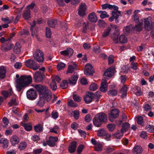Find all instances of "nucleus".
Wrapping results in <instances>:
<instances>
[{
  "instance_id": "obj_1",
  "label": "nucleus",
  "mask_w": 154,
  "mask_h": 154,
  "mask_svg": "<svg viewBox=\"0 0 154 154\" xmlns=\"http://www.w3.org/2000/svg\"><path fill=\"white\" fill-rule=\"evenodd\" d=\"M33 87L39 93V99L38 103L39 106H43L45 103V100L49 102L51 100L52 95L47 87L40 84L35 85Z\"/></svg>"
},
{
  "instance_id": "obj_2",
  "label": "nucleus",
  "mask_w": 154,
  "mask_h": 154,
  "mask_svg": "<svg viewBox=\"0 0 154 154\" xmlns=\"http://www.w3.org/2000/svg\"><path fill=\"white\" fill-rule=\"evenodd\" d=\"M32 81V78L30 75H23L17 79L16 81V87L17 91H20L23 88L27 86Z\"/></svg>"
},
{
  "instance_id": "obj_3",
  "label": "nucleus",
  "mask_w": 154,
  "mask_h": 154,
  "mask_svg": "<svg viewBox=\"0 0 154 154\" xmlns=\"http://www.w3.org/2000/svg\"><path fill=\"white\" fill-rule=\"evenodd\" d=\"M85 95L86 96L84 97V99L87 103L91 102L94 98L96 101H98L101 96V93L99 91H97L95 93L88 92L86 93Z\"/></svg>"
},
{
  "instance_id": "obj_4",
  "label": "nucleus",
  "mask_w": 154,
  "mask_h": 154,
  "mask_svg": "<svg viewBox=\"0 0 154 154\" xmlns=\"http://www.w3.org/2000/svg\"><path fill=\"white\" fill-rule=\"evenodd\" d=\"M106 118V116L104 113H100L97 114L93 119V124L95 126L100 127L102 123L105 122Z\"/></svg>"
},
{
  "instance_id": "obj_5",
  "label": "nucleus",
  "mask_w": 154,
  "mask_h": 154,
  "mask_svg": "<svg viewBox=\"0 0 154 154\" xmlns=\"http://www.w3.org/2000/svg\"><path fill=\"white\" fill-rule=\"evenodd\" d=\"M119 34L117 33L114 34L112 36L113 41L114 43L117 44L119 43V41L120 43H125L127 42V38L124 35H121L118 38Z\"/></svg>"
},
{
  "instance_id": "obj_6",
  "label": "nucleus",
  "mask_w": 154,
  "mask_h": 154,
  "mask_svg": "<svg viewBox=\"0 0 154 154\" xmlns=\"http://www.w3.org/2000/svg\"><path fill=\"white\" fill-rule=\"evenodd\" d=\"M25 64L27 67L34 70L38 69L39 67L36 62L33 59H28L26 60L25 62Z\"/></svg>"
},
{
  "instance_id": "obj_7",
  "label": "nucleus",
  "mask_w": 154,
  "mask_h": 154,
  "mask_svg": "<svg viewBox=\"0 0 154 154\" xmlns=\"http://www.w3.org/2000/svg\"><path fill=\"white\" fill-rule=\"evenodd\" d=\"M33 57L35 60L39 62L44 61L43 53L40 50H36L33 54Z\"/></svg>"
},
{
  "instance_id": "obj_8",
  "label": "nucleus",
  "mask_w": 154,
  "mask_h": 154,
  "mask_svg": "<svg viewBox=\"0 0 154 154\" xmlns=\"http://www.w3.org/2000/svg\"><path fill=\"white\" fill-rule=\"evenodd\" d=\"M144 27L145 29L147 31H149L152 29V20L150 17H148L144 19Z\"/></svg>"
},
{
  "instance_id": "obj_9",
  "label": "nucleus",
  "mask_w": 154,
  "mask_h": 154,
  "mask_svg": "<svg viewBox=\"0 0 154 154\" xmlns=\"http://www.w3.org/2000/svg\"><path fill=\"white\" fill-rule=\"evenodd\" d=\"M26 94L27 98L30 100H34L37 97L36 91L32 88L30 89L27 91Z\"/></svg>"
},
{
  "instance_id": "obj_10",
  "label": "nucleus",
  "mask_w": 154,
  "mask_h": 154,
  "mask_svg": "<svg viewBox=\"0 0 154 154\" xmlns=\"http://www.w3.org/2000/svg\"><path fill=\"white\" fill-rule=\"evenodd\" d=\"M119 112V111L117 109H114L112 110L109 116V121L111 122H113L114 119L118 117Z\"/></svg>"
},
{
  "instance_id": "obj_11",
  "label": "nucleus",
  "mask_w": 154,
  "mask_h": 154,
  "mask_svg": "<svg viewBox=\"0 0 154 154\" xmlns=\"http://www.w3.org/2000/svg\"><path fill=\"white\" fill-rule=\"evenodd\" d=\"M87 10L86 5L85 3H81L79 5L78 14L80 17H83L86 15V12Z\"/></svg>"
},
{
  "instance_id": "obj_12",
  "label": "nucleus",
  "mask_w": 154,
  "mask_h": 154,
  "mask_svg": "<svg viewBox=\"0 0 154 154\" xmlns=\"http://www.w3.org/2000/svg\"><path fill=\"white\" fill-rule=\"evenodd\" d=\"M94 72L93 67L91 64H87L85 66L84 70V73L85 75H92Z\"/></svg>"
},
{
  "instance_id": "obj_13",
  "label": "nucleus",
  "mask_w": 154,
  "mask_h": 154,
  "mask_svg": "<svg viewBox=\"0 0 154 154\" xmlns=\"http://www.w3.org/2000/svg\"><path fill=\"white\" fill-rule=\"evenodd\" d=\"M13 46V45L10 41L2 44L1 49L3 51H7L10 50Z\"/></svg>"
},
{
  "instance_id": "obj_14",
  "label": "nucleus",
  "mask_w": 154,
  "mask_h": 154,
  "mask_svg": "<svg viewBox=\"0 0 154 154\" xmlns=\"http://www.w3.org/2000/svg\"><path fill=\"white\" fill-rule=\"evenodd\" d=\"M44 76L43 73L38 71L34 75L33 79L36 82H39L42 81Z\"/></svg>"
},
{
  "instance_id": "obj_15",
  "label": "nucleus",
  "mask_w": 154,
  "mask_h": 154,
  "mask_svg": "<svg viewBox=\"0 0 154 154\" xmlns=\"http://www.w3.org/2000/svg\"><path fill=\"white\" fill-rule=\"evenodd\" d=\"M115 69L113 67H110L106 70L104 73V75L107 77H110L114 74Z\"/></svg>"
},
{
  "instance_id": "obj_16",
  "label": "nucleus",
  "mask_w": 154,
  "mask_h": 154,
  "mask_svg": "<svg viewBox=\"0 0 154 154\" xmlns=\"http://www.w3.org/2000/svg\"><path fill=\"white\" fill-rule=\"evenodd\" d=\"M58 140L57 137H50L49 140L47 141V144L50 146L54 147L55 145V143L57 142Z\"/></svg>"
},
{
  "instance_id": "obj_17",
  "label": "nucleus",
  "mask_w": 154,
  "mask_h": 154,
  "mask_svg": "<svg viewBox=\"0 0 154 154\" xmlns=\"http://www.w3.org/2000/svg\"><path fill=\"white\" fill-rule=\"evenodd\" d=\"M20 142L19 138L15 135H14L11 137L10 139V142L13 146L18 144Z\"/></svg>"
},
{
  "instance_id": "obj_18",
  "label": "nucleus",
  "mask_w": 154,
  "mask_h": 154,
  "mask_svg": "<svg viewBox=\"0 0 154 154\" xmlns=\"http://www.w3.org/2000/svg\"><path fill=\"white\" fill-rule=\"evenodd\" d=\"M73 53V49L70 48H67L66 50L60 52V53L61 55L63 56H67L69 57L72 56Z\"/></svg>"
},
{
  "instance_id": "obj_19",
  "label": "nucleus",
  "mask_w": 154,
  "mask_h": 154,
  "mask_svg": "<svg viewBox=\"0 0 154 154\" xmlns=\"http://www.w3.org/2000/svg\"><path fill=\"white\" fill-rule=\"evenodd\" d=\"M123 30L125 34L126 35H129L131 32L134 31L133 25L131 24L129 26L124 27Z\"/></svg>"
},
{
  "instance_id": "obj_20",
  "label": "nucleus",
  "mask_w": 154,
  "mask_h": 154,
  "mask_svg": "<svg viewBox=\"0 0 154 154\" xmlns=\"http://www.w3.org/2000/svg\"><path fill=\"white\" fill-rule=\"evenodd\" d=\"M133 154H141L142 152V147L139 145H135L132 149Z\"/></svg>"
},
{
  "instance_id": "obj_21",
  "label": "nucleus",
  "mask_w": 154,
  "mask_h": 154,
  "mask_svg": "<svg viewBox=\"0 0 154 154\" xmlns=\"http://www.w3.org/2000/svg\"><path fill=\"white\" fill-rule=\"evenodd\" d=\"M2 94L4 98L6 99L7 97L11 96L13 93V92L11 88L9 89V91H1Z\"/></svg>"
},
{
  "instance_id": "obj_22",
  "label": "nucleus",
  "mask_w": 154,
  "mask_h": 154,
  "mask_svg": "<svg viewBox=\"0 0 154 154\" xmlns=\"http://www.w3.org/2000/svg\"><path fill=\"white\" fill-rule=\"evenodd\" d=\"M107 81L106 80H103L102 82L101 86L100 87V91L103 92H105L107 90Z\"/></svg>"
},
{
  "instance_id": "obj_23",
  "label": "nucleus",
  "mask_w": 154,
  "mask_h": 154,
  "mask_svg": "<svg viewBox=\"0 0 154 154\" xmlns=\"http://www.w3.org/2000/svg\"><path fill=\"white\" fill-rule=\"evenodd\" d=\"M21 45L19 42H17L15 44L14 47L13 51L16 54H19L20 53Z\"/></svg>"
},
{
  "instance_id": "obj_24",
  "label": "nucleus",
  "mask_w": 154,
  "mask_h": 154,
  "mask_svg": "<svg viewBox=\"0 0 154 154\" xmlns=\"http://www.w3.org/2000/svg\"><path fill=\"white\" fill-rule=\"evenodd\" d=\"M88 19L91 22L96 23L97 20V18L94 12L90 14L88 16Z\"/></svg>"
},
{
  "instance_id": "obj_25",
  "label": "nucleus",
  "mask_w": 154,
  "mask_h": 154,
  "mask_svg": "<svg viewBox=\"0 0 154 154\" xmlns=\"http://www.w3.org/2000/svg\"><path fill=\"white\" fill-rule=\"evenodd\" d=\"M128 89V88L126 85H124L120 91V93L122 94V97H124L126 96Z\"/></svg>"
},
{
  "instance_id": "obj_26",
  "label": "nucleus",
  "mask_w": 154,
  "mask_h": 154,
  "mask_svg": "<svg viewBox=\"0 0 154 154\" xmlns=\"http://www.w3.org/2000/svg\"><path fill=\"white\" fill-rule=\"evenodd\" d=\"M77 146V143L74 141L72 142L70 146L69 147V152L71 153H73L75 152L76 147Z\"/></svg>"
},
{
  "instance_id": "obj_27",
  "label": "nucleus",
  "mask_w": 154,
  "mask_h": 154,
  "mask_svg": "<svg viewBox=\"0 0 154 154\" xmlns=\"http://www.w3.org/2000/svg\"><path fill=\"white\" fill-rule=\"evenodd\" d=\"M30 11L29 9H27L24 10L23 14V17L26 20H27L31 17Z\"/></svg>"
},
{
  "instance_id": "obj_28",
  "label": "nucleus",
  "mask_w": 154,
  "mask_h": 154,
  "mask_svg": "<svg viewBox=\"0 0 154 154\" xmlns=\"http://www.w3.org/2000/svg\"><path fill=\"white\" fill-rule=\"evenodd\" d=\"M20 124L27 131H29L32 130V127L30 124L22 122H21Z\"/></svg>"
},
{
  "instance_id": "obj_29",
  "label": "nucleus",
  "mask_w": 154,
  "mask_h": 154,
  "mask_svg": "<svg viewBox=\"0 0 154 154\" xmlns=\"http://www.w3.org/2000/svg\"><path fill=\"white\" fill-rule=\"evenodd\" d=\"M78 78V76L76 75H73L70 79H69V82L70 84L75 85Z\"/></svg>"
},
{
  "instance_id": "obj_30",
  "label": "nucleus",
  "mask_w": 154,
  "mask_h": 154,
  "mask_svg": "<svg viewBox=\"0 0 154 154\" xmlns=\"http://www.w3.org/2000/svg\"><path fill=\"white\" fill-rule=\"evenodd\" d=\"M47 23L49 27L51 28H55L57 24V20L52 19L48 20Z\"/></svg>"
},
{
  "instance_id": "obj_31",
  "label": "nucleus",
  "mask_w": 154,
  "mask_h": 154,
  "mask_svg": "<svg viewBox=\"0 0 154 154\" xmlns=\"http://www.w3.org/2000/svg\"><path fill=\"white\" fill-rule=\"evenodd\" d=\"M130 127V125L128 123L126 122L122 125V127L121 129V131L123 132H126L127 131Z\"/></svg>"
},
{
  "instance_id": "obj_32",
  "label": "nucleus",
  "mask_w": 154,
  "mask_h": 154,
  "mask_svg": "<svg viewBox=\"0 0 154 154\" xmlns=\"http://www.w3.org/2000/svg\"><path fill=\"white\" fill-rule=\"evenodd\" d=\"M6 68L3 66L0 67V78L4 79L5 77Z\"/></svg>"
},
{
  "instance_id": "obj_33",
  "label": "nucleus",
  "mask_w": 154,
  "mask_h": 154,
  "mask_svg": "<svg viewBox=\"0 0 154 154\" xmlns=\"http://www.w3.org/2000/svg\"><path fill=\"white\" fill-rule=\"evenodd\" d=\"M1 144H3V147L4 148H7L8 146V141L7 139L2 138L0 140V145Z\"/></svg>"
},
{
  "instance_id": "obj_34",
  "label": "nucleus",
  "mask_w": 154,
  "mask_h": 154,
  "mask_svg": "<svg viewBox=\"0 0 154 154\" xmlns=\"http://www.w3.org/2000/svg\"><path fill=\"white\" fill-rule=\"evenodd\" d=\"M143 24L140 23L138 24L135 25V26L133 25L134 31H141L143 29Z\"/></svg>"
},
{
  "instance_id": "obj_35",
  "label": "nucleus",
  "mask_w": 154,
  "mask_h": 154,
  "mask_svg": "<svg viewBox=\"0 0 154 154\" xmlns=\"http://www.w3.org/2000/svg\"><path fill=\"white\" fill-rule=\"evenodd\" d=\"M34 130L37 132H41L43 130V127L41 124H38L34 126Z\"/></svg>"
},
{
  "instance_id": "obj_36",
  "label": "nucleus",
  "mask_w": 154,
  "mask_h": 154,
  "mask_svg": "<svg viewBox=\"0 0 154 154\" xmlns=\"http://www.w3.org/2000/svg\"><path fill=\"white\" fill-rule=\"evenodd\" d=\"M123 133L121 131H118L115 134H113V136L116 138L120 139L122 137Z\"/></svg>"
},
{
  "instance_id": "obj_37",
  "label": "nucleus",
  "mask_w": 154,
  "mask_h": 154,
  "mask_svg": "<svg viewBox=\"0 0 154 154\" xmlns=\"http://www.w3.org/2000/svg\"><path fill=\"white\" fill-rule=\"evenodd\" d=\"M106 131L105 129H101L98 131L97 135L98 136L100 137H102L106 135Z\"/></svg>"
},
{
  "instance_id": "obj_38",
  "label": "nucleus",
  "mask_w": 154,
  "mask_h": 154,
  "mask_svg": "<svg viewBox=\"0 0 154 154\" xmlns=\"http://www.w3.org/2000/svg\"><path fill=\"white\" fill-rule=\"evenodd\" d=\"M111 14L112 16L115 19H118L119 16H121V12L120 11H112Z\"/></svg>"
},
{
  "instance_id": "obj_39",
  "label": "nucleus",
  "mask_w": 154,
  "mask_h": 154,
  "mask_svg": "<svg viewBox=\"0 0 154 154\" xmlns=\"http://www.w3.org/2000/svg\"><path fill=\"white\" fill-rule=\"evenodd\" d=\"M97 12L101 14L100 17L101 19L109 17V15L107 14V13L105 11H97Z\"/></svg>"
},
{
  "instance_id": "obj_40",
  "label": "nucleus",
  "mask_w": 154,
  "mask_h": 154,
  "mask_svg": "<svg viewBox=\"0 0 154 154\" xmlns=\"http://www.w3.org/2000/svg\"><path fill=\"white\" fill-rule=\"evenodd\" d=\"M117 93L118 92L116 90L112 89L108 92V94L110 96L113 97L116 96L117 94Z\"/></svg>"
},
{
  "instance_id": "obj_41",
  "label": "nucleus",
  "mask_w": 154,
  "mask_h": 154,
  "mask_svg": "<svg viewBox=\"0 0 154 154\" xmlns=\"http://www.w3.org/2000/svg\"><path fill=\"white\" fill-rule=\"evenodd\" d=\"M137 121L138 124L141 126H144V123L142 117L138 116L137 118Z\"/></svg>"
},
{
  "instance_id": "obj_42",
  "label": "nucleus",
  "mask_w": 154,
  "mask_h": 154,
  "mask_svg": "<svg viewBox=\"0 0 154 154\" xmlns=\"http://www.w3.org/2000/svg\"><path fill=\"white\" fill-rule=\"evenodd\" d=\"M27 146V144L25 142H21L19 145L18 148L20 150H23L26 149Z\"/></svg>"
},
{
  "instance_id": "obj_43",
  "label": "nucleus",
  "mask_w": 154,
  "mask_h": 154,
  "mask_svg": "<svg viewBox=\"0 0 154 154\" xmlns=\"http://www.w3.org/2000/svg\"><path fill=\"white\" fill-rule=\"evenodd\" d=\"M50 86L51 88L53 91H55L57 88L56 83L54 80L53 79L51 82Z\"/></svg>"
},
{
  "instance_id": "obj_44",
  "label": "nucleus",
  "mask_w": 154,
  "mask_h": 154,
  "mask_svg": "<svg viewBox=\"0 0 154 154\" xmlns=\"http://www.w3.org/2000/svg\"><path fill=\"white\" fill-rule=\"evenodd\" d=\"M68 105L69 106L73 107H76L78 106L77 103L74 102L72 100H70L68 102Z\"/></svg>"
},
{
  "instance_id": "obj_45",
  "label": "nucleus",
  "mask_w": 154,
  "mask_h": 154,
  "mask_svg": "<svg viewBox=\"0 0 154 154\" xmlns=\"http://www.w3.org/2000/svg\"><path fill=\"white\" fill-rule=\"evenodd\" d=\"M111 30V28L109 27H108L106 29L104 30L102 35V37L103 38L106 37L109 34Z\"/></svg>"
},
{
  "instance_id": "obj_46",
  "label": "nucleus",
  "mask_w": 154,
  "mask_h": 154,
  "mask_svg": "<svg viewBox=\"0 0 154 154\" xmlns=\"http://www.w3.org/2000/svg\"><path fill=\"white\" fill-rule=\"evenodd\" d=\"M147 131L150 133H153L154 131V126L152 125H147L146 127Z\"/></svg>"
},
{
  "instance_id": "obj_47",
  "label": "nucleus",
  "mask_w": 154,
  "mask_h": 154,
  "mask_svg": "<svg viewBox=\"0 0 154 154\" xmlns=\"http://www.w3.org/2000/svg\"><path fill=\"white\" fill-rule=\"evenodd\" d=\"M65 67V64L63 63H59L57 66V69L58 70H61L63 69Z\"/></svg>"
},
{
  "instance_id": "obj_48",
  "label": "nucleus",
  "mask_w": 154,
  "mask_h": 154,
  "mask_svg": "<svg viewBox=\"0 0 154 154\" xmlns=\"http://www.w3.org/2000/svg\"><path fill=\"white\" fill-rule=\"evenodd\" d=\"M68 84L66 80H63L60 84V87L62 89H65L67 87Z\"/></svg>"
},
{
  "instance_id": "obj_49",
  "label": "nucleus",
  "mask_w": 154,
  "mask_h": 154,
  "mask_svg": "<svg viewBox=\"0 0 154 154\" xmlns=\"http://www.w3.org/2000/svg\"><path fill=\"white\" fill-rule=\"evenodd\" d=\"M73 99L74 100L77 102H79L81 101V98L79 95L76 94L73 95Z\"/></svg>"
},
{
  "instance_id": "obj_50",
  "label": "nucleus",
  "mask_w": 154,
  "mask_h": 154,
  "mask_svg": "<svg viewBox=\"0 0 154 154\" xmlns=\"http://www.w3.org/2000/svg\"><path fill=\"white\" fill-rule=\"evenodd\" d=\"M73 117L75 119H78L79 116V112L78 110H75L73 111Z\"/></svg>"
},
{
  "instance_id": "obj_51",
  "label": "nucleus",
  "mask_w": 154,
  "mask_h": 154,
  "mask_svg": "<svg viewBox=\"0 0 154 154\" xmlns=\"http://www.w3.org/2000/svg\"><path fill=\"white\" fill-rule=\"evenodd\" d=\"M97 88V85L94 83H92L90 86L89 88L90 90L94 91Z\"/></svg>"
},
{
  "instance_id": "obj_52",
  "label": "nucleus",
  "mask_w": 154,
  "mask_h": 154,
  "mask_svg": "<svg viewBox=\"0 0 154 154\" xmlns=\"http://www.w3.org/2000/svg\"><path fill=\"white\" fill-rule=\"evenodd\" d=\"M102 145L99 143H98L95 146V148L96 151H100L102 149Z\"/></svg>"
},
{
  "instance_id": "obj_53",
  "label": "nucleus",
  "mask_w": 154,
  "mask_h": 154,
  "mask_svg": "<svg viewBox=\"0 0 154 154\" xmlns=\"http://www.w3.org/2000/svg\"><path fill=\"white\" fill-rule=\"evenodd\" d=\"M33 24L31 26L30 30L31 31L32 36L33 37L34 35L36 36H37V35L34 32H33V30L34 29L33 27L35 25V21H33Z\"/></svg>"
},
{
  "instance_id": "obj_54",
  "label": "nucleus",
  "mask_w": 154,
  "mask_h": 154,
  "mask_svg": "<svg viewBox=\"0 0 154 154\" xmlns=\"http://www.w3.org/2000/svg\"><path fill=\"white\" fill-rule=\"evenodd\" d=\"M46 34L47 37L50 38L51 37V33L50 28L48 27L46 28Z\"/></svg>"
},
{
  "instance_id": "obj_55",
  "label": "nucleus",
  "mask_w": 154,
  "mask_h": 154,
  "mask_svg": "<svg viewBox=\"0 0 154 154\" xmlns=\"http://www.w3.org/2000/svg\"><path fill=\"white\" fill-rule=\"evenodd\" d=\"M2 122L5 125L3 126L4 128H6L9 124V121L8 119L5 117H4L2 119Z\"/></svg>"
},
{
  "instance_id": "obj_56",
  "label": "nucleus",
  "mask_w": 154,
  "mask_h": 154,
  "mask_svg": "<svg viewBox=\"0 0 154 154\" xmlns=\"http://www.w3.org/2000/svg\"><path fill=\"white\" fill-rule=\"evenodd\" d=\"M51 116L52 118L54 119H56L58 117V113L56 111H53L51 113Z\"/></svg>"
},
{
  "instance_id": "obj_57",
  "label": "nucleus",
  "mask_w": 154,
  "mask_h": 154,
  "mask_svg": "<svg viewBox=\"0 0 154 154\" xmlns=\"http://www.w3.org/2000/svg\"><path fill=\"white\" fill-rule=\"evenodd\" d=\"M9 106H11L12 105H16L17 103L16 102V99L15 98H12L10 102L8 103Z\"/></svg>"
},
{
  "instance_id": "obj_58",
  "label": "nucleus",
  "mask_w": 154,
  "mask_h": 154,
  "mask_svg": "<svg viewBox=\"0 0 154 154\" xmlns=\"http://www.w3.org/2000/svg\"><path fill=\"white\" fill-rule=\"evenodd\" d=\"M107 126L110 131H112L114 130L115 127V125L114 124H110L107 125Z\"/></svg>"
},
{
  "instance_id": "obj_59",
  "label": "nucleus",
  "mask_w": 154,
  "mask_h": 154,
  "mask_svg": "<svg viewBox=\"0 0 154 154\" xmlns=\"http://www.w3.org/2000/svg\"><path fill=\"white\" fill-rule=\"evenodd\" d=\"M74 68L72 65H69L68 66V68L67 71V73H72L73 72Z\"/></svg>"
},
{
  "instance_id": "obj_60",
  "label": "nucleus",
  "mask_w": 154,
  "mask_h": 154,
  "mask_svg": "<svg viewBox=\"0 0 154 154\" xmlns=\"http://www.w3.org/2000/svg\"><path fill=\"white\" fill-rule=\"evenodd\" d=\"M20 33L21 35H28L29 34V32L27 30L23 29L20 32Z\"/></svg>"
},
{
  "instance_id": "obj_61",
  "label": "nucleus",
  "mask_w": 154,
  "mask_h": 154,
  "mask_svg": "<svg viewBox=\"0 0 154 154\" xmlns=\"http://www.w3.org/2000/svg\"><path fill=\"white\" fill-rule=\"evenodd\" d=\"M127 77L126 75H122L120 77V79L121 82L122 84H124L127 80Z\"/></svg>"
},
{
  "instance_id": "obj_62",
  "label": "nucleus",
  "mask_w": 154,
  "mask_h": 154,
  "mask_svg": "<svg viewBox=\"0 0 154 154\" xmlns=\"http://www.w3.org/2000/svg\"><path fill=\"white\" fill-rule=\"evenodd\" d=\"M140 136L143 139H146L147 138V133L146 131H143L141 132Z\"/></svg>"
},
{
  "instance_id": "obj_63",
  "label": "nucleus",
  "mask_w": 154,
  "mask_h": 154,
  "mask_svg": "<svg viewBox=\"0 0 154 154\" xmlns=\"http://www.w3.org/2000/svg\"><path fill=\"white\" fill-rule=\"evenodd\" d=\"M137 63L133 62L131 64V68L133 70H136L137 68Z\"/></svg>"
},
{
  "instance_id": "obj_64",
  "label": "nucleus",
  "mask_w": 154,
  "mask_h": 154,
  "mask_svg": "<svg viewBox=\"0 0 154 154\" xmlns=\"http://www.w3.org/2000/svg\"><path fill=\"white\" fill-rule=\"evenodd\" d=\"M84 148V146L82 145H80L79 146L77 149L78 154H80Z\"/></svg>"
}]
</instances>
